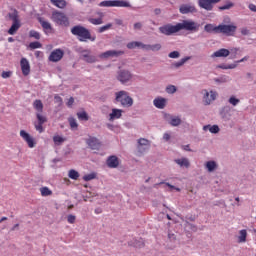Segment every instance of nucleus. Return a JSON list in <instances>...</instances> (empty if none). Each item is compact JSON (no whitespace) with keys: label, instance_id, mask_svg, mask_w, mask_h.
Returning <instances> with one entry per match:
<instances>
[{"label":"nucleus","instance_id":"1","mask_svg":"<svg viewBox=\"0 0 256 256\" xmlns=\"http://www.w3.org/2000/svg\"><path fill=\"white\" fill-rule=\"evenodd\" d=\"M199 31V24L191 20H184L176 25L167 24L159 28L160 33L163 35H173V33H179V31Z\"/></svg>","mask_w":256,"mask_h":256},{"label":"nucleus","instance_id":"50","mask_svg":"<svg viewBox=\"0 0 256 256\" xmlns=\"http://www.w3.org/2000/svg\"><path fill=\"white\" fill-rule=\"evenodd\" d=\"M237 67V65L235 64H230L227 66H220L221 69H235Z\"/></svg>","mask_w":256,"mask_h":256},{"label":"nucleus","instance_id":"47","mask_svg":"<svg viewBox=\"0 0 256 256\" xmlns=\"http://www.w3.org/2000/svg\"><path fill=\"white\" fill-rule=\"evenodd\" d=\"M166 91L170 94H173L177 91V88L174 85H170L166 88Z\"/></svg>","mask_w":256,"mask_h":256},{"label":"nucleus","instance_id":"38","mask_svg":"<svg viewBox=\"0 0 256 256\" xmlns=\"http://www.w3.org/2000/svg\"><path fill=\"white\" fill-rule=\"evenodd\" d=\"M89 21L92 25H101L103 23V18H90Z\"/></svg>","mask_w":256,"mask_h":256},{"label":"nucleus","instance_id":"64","mask_svg":"<svg viewBox=\"0 0 256 256\" xmlns=\"http://www.w3.org/2000/svg\"><path fill=\"white\" fill-rule=\"evenodd\" d=\"M2 221H7V217L1 218L0 223H2Z\"/></svg>","mask_w":256,"mask_h":256},{"label":"nucleus","instance_id":"58","mask_svg":"<svg viewBox=\"0 0 256 256\" xmlns=\"http://www.w3.org/2000/svg\"><path fill=\"white\" fill-rule=\"evenodd\" d=\"M54 100L56 103H62V101H63L60 96H55Z\"/></svg>","mask_w":256,"mask_h":256},{"label":"nucleus","instance_id":"57","mask_svg":"<svg viewBox=\"0 0 256 256\" xmlns=\"http://www.w3.org/2000/svg\"><path fill=\"white\" fill-rule=\"evenodd\" d=\"M168 239H169L170 241H175V234L169 233V234H168Z\"/></svg>","mask_w":256,"mask_h":256},{"label":"nucleus","instance_id":"20","mask_svg":"<svg viewBox=\"0 0 256 256\" xmlns=\"http://www.w3.org/2000/svg\"><path fill=\"white\" fill-rule=\"evenodd\" d=\"M230 51L225 49V48H222V49H219L217 50L216 52H214L211 57L212 58H215V57H229L230 55Z\"/></svg>","mask_w":256,"mask_h":256},{"label":"nucleus","instance_id":"42","mask_svg":"<svg viewBox=\"0 0 256 256\" xmlns=\"http://www.w3.org/2000/svg\"><path fill=\"white\" fill-rule=\"evenodd\" d=\"M235 4H233V2L231 1H227L226 4L222 7H220V9L222 11H225L226 9H231V7H234Z\"/></svg>","mask_w":256,"mask_h":256},{"label":"nucleus","instance_id":"61","mask_svg":"<svg viewBox=\"0 0 256 256\" xmlns=\"http://www.w3.org/2000/svg\"><path fill=\"white\" fill-rule=\"evenodd\" d=\"M220 83H227L229 81L227 78H220Z\"/></svg>","mask_w":256,"mask_h":256},{"label":"nucleus","instance_id":"30","mask_svg":"<svg viewBox=\"0 0 256 256\" xmlns=\"http://www.w3.org/2000/svg\"><path fill=\"white\" fill-rule=\"evenodd\" d=\"M203 130L204 131H210V133H219L220 129H219V126L218 125H206L203 127Z\"/></svg>","mask_w":256,"mask_h":256},{"label":"nucleus","instance_id":"26","mask_svg":"<svg viewBox=\"0 0 256 256\" xmlns=\"http://www.w3.org/2000/svg\"><path fill=\"white\" fill-rule=\"evenodd\" d=\"M52 5L58 7V9H65L67 7V1L65 0H50Z\"/></svg>","mask_w":256,"mask_h":256},{"label":"nucleus","instance_id":"21","mask_svg":"<svg viewBox=\"0 0 256 256\" xmlns=\"http://www.w3.org/2000/svg\"><path fill=\"white\" fill-rule=\"evenodd\" d=\"M87 144L93 150H99L101 147V143H99V140H97V138H89Z\"/></svg>","mask_w":256,"mask_h":256},{"label":"nucleus","instance_id":"63","mask_svg":"<svg viewBox=\"0 0 256 256\" xmlns=\"http://www.w3.org/2000/svg\"><path fill=\"white\" fill-rule=\"evenodd\" d=\"M99 213H101V209H96V210H95V214H96V215H99Z\"/></svg>","mask_w":256,"mask_h":256},{"label":"nucleus","instance_id":"2","mask_svg":"<svg viewBox=\"0 0 256 256\" xmlns=\"http://www.w3.org/2000/svg\"><path fill=\"white\" fill-rule=\"evenodd\" d=\"M33 107L36 111V119L37 122L34 123V127L36 129V131H38L39 133H43L44 129H43V124L47 123V117H45L42 113H43V102H41V100H35L33 102Z\"/></svg>","mask_w":256,"mask_h":256},{"label":"nucleus","instance_id":"45","mask_svg":"<svg viewBox=\"0 0 256 256\" xmlns=\"http://www.w3.org/2000/svg\"><path fill=\"white\" fill-rule=\"evenodd\" d=\"M30 49H41V43L39 42H32L29 44Z\"/></svg>","mask_w":256,"mask_h":256},{"label":"nucleus","instance_id":"3","mask_svg":"<svg viewBox=\"0 0 256 256\" xmlns=\"http://www.w3.org/2000/svg\"><path fill=\"white\" fill-rule=\"evenodd\" d=\"M72 35H77L81 41H87L89 39L90 41H95L96 37L91 36V33L89 30L82 26H75L71 29Z\"/></svg>","mask_w":256,"mask_h":256},{"label":"nucleus","instance_id":"4","mask_svg":"<svg viewBox=\"0 0 256 256\" xmlns=\"http://www.w3.org/2000/svg\"><path fill=\"white\" fill-rule=\"evenodd\" d=\"M116 102L120 103L122 107L133 106V98L129 96V92L123 90L116 92Z\"/></svg>","mask_w":256,"mask_h":256},{"label":"nucleus","instance_id":"37","mask_svg":"<svg viewBox=\"0 0 256 256\" xmlns=\"http://www.w3.org/2000/svg\"><path fill=\"white\" fill-rule=\"evenodd\" d=\"M68 121L72 130H75L77 127H79V124H77V120H75V118L71 117L68 119Z\"/></svg>","mask_w":256,"mask_h":256},{"label":"nucleus","instance_id":"14","mask_svg":"<svg viewBox=\"0 0 256 256\" xmlns=\"http://www.w3.org/2000/svg\"><path fill=\"white\" fill-rule=\"evenodd\" d=\"M119 55H123V51L108 50L100 54V58L109 59V57H119Z\"/></svg>","mask_w":256,"mask_h":256},{"label":"nucleus","instance_id":"33","mask_svg":"<svg viewBox=\"0 0 256 256\" xmlns=\"http://www.w3.org/2000/svg\"><path fill=\"white\" fill-rule=\"evenodd\" d=\"M40 193L42 197H49V195H53V191H51L48 187L40 188Z\"/></svg>","mask_w":256,"mask_h":256},{"label":"nucleus","instance_id":"46","mask_svg":"<svg viewBox=\"0 0 256 256\" xmlns=\"http://www.w3.org/2000/svg\"><path fill=\"white\" fill-rule=\"evenodd\" d=\"M230 105H233L234 107L239 103V99L235 98L234 96H231L229 99Z\"/></svg>","mask_w":256,"mask_h":256},{"label":"nucleus","instance_id":"29","mask_svg":"<svg viewBox=\"0 0 256 256\" xmlns=\"http://www.w3.org/2000/svg\"><path fill=\"white\" fill-rule=\"evenodd\" d=\"M204 29L207 33H219V26L213 24H207Z\"/></svg>","mask_w":256,"mask_h":256},{"label":"nucleus","instance_id":"7","mask_svg":"<svg viewBox=\"0 0 256 256\" xmlns=\"http://www.w3.org/2000/svg\"><path fill=\"white\" fill-rule=\"evenodd\" d=\"M99 7H131L125 0H106L99 3Z\"/></svg>","mask_w":256,"mask_h":256},{"label":"nucleus","instance_id":"16","mask_svg":"<svg viewBox=\"0 0 256 256\" xmlns=\"http://www.w3.org/2000/svg\"><path fill=\"white\" fill-rule=\"evenodd\" d=\"M166 121H168L169 125L172 127H179V125H181V118H179V116L168 115L166 116Z\"/></svg>","mask_w":256,"mask_h":256},{"label":"nucleus","instance_id":"5","mask_svg":"<svg viewBox=\"0 0 256 256\" xmlns=\"http://www.w3.org/2000/svg\"><path fill=\"white\" fill-rule=\"evenodd\" d=\"M51 20L56 25H61L62 27H69V18L63 12L54 11L52 13Z\"/></svg>","mask_w":256,"mask_h":256},{"label":"nucleus","instance_id":"31","mask_svg":"<svg viewBox=\"0 0 256 256\" xmlns=\"http://www.w3.org/2000/svg\"><path fill=\"white\" fill-rule=\"evenodd\" d=\"M138 143H139V147H138L139 151H143V149L149 148V140L147 139L142 138L138 141Z\"/></svg>","mask_w":256,"mask_h":256},{"label":"nucleus","instance_id":"52","mask_svg":"<svg viewBox=\"0 0 256 256\" xmlns=\"http://www.w3.org/2000/svg\"><path fill=\"white\" fill-rule=\"evenodd\" d=\"M141 27H143V25L141 24V22H137V23L134 24V29H136V30L141 29Z\"/></svg>","mask_w":256,"mask_h":256},{"label":"nucleus","instance_id":"19","mask_svg":"<svg viewBox=\"0 0 256 256\" xmlns=\"http://www.w3.org/2000/svg\"><path fill=\"white\" fill-rule=\"evenodd\" d=\"M107 165L111 169H115L116 167H119V158H117V156H110L107 160Z\"/></svg>","mask_w":256,"mask_h":256},{"label":"nucleus","instance_id":"28","mask_svg":"<svg viewBox=\"0 0 256 256\" xmlns=\"http://www.w3.org/2000/svg\"><path fill=\"white\" fill-rule=\"evenodd\" d=\"M175 163H177V165H179V167H185L186 169L189 168V159L187 158H179L175 160Z\"/></svg>","mask_w":256,"mask_h":256},{"label":"nucleus","instance_id":"8","mask_svg":"<svg viewBox=\"0 0 256 256\" xmlns=\"http://www.w3.org/2000/svg\"><path fill=\"white\" fill-rule=\"evenodd\" d=\"M20 137L25 141L29 149H33L37 145V140H35V138L25 130H20Z\"/></svg>","mask_w":256,"mask_h":256},{"label":"nucleus","instance_id":"12","mask_svg":"<svg viewBox=\"0 0 256 256\" xmlns=\"http://www.w3.org/2000/svg\"><path fill=\"white\" fill-rule=\"evenodd\" d=\"M20 67L24 77H27V75L31 73V65L29 64V60H27V58H22L20 60Z\"/></svg>","mask_w":256,"mask_h":256},{"label":"nucleus","instance_id":"24","mask_svg":"<svg viewBox=\"0 0 256 256\" xmlns=\"http://www.w3.org/2000/svg\"><path fill=\"white\" fill-rule=\"evenodd\" d=\"M194 11H195V6L182 5L180 7V13H182L183 15H185L187 13H194Z\"/></svg>","mask_w":256,"mask_h":256},{"label":"nucleus","instance_id":"23","mask_svg":"<svg viewBox=\"0 0 256 256\" xmlns=\"http://www.w3.org/2000/svg\"><path fill=\"white\" fill-rule=\"evenodd\" d=\"M40 25H42V28L46 33H53V27L51 26V23L49 21L43 20L40 18Z\"/></svg>","mask_w":256,"mask_h":256},{"label":"nucleus","instance_id":"41","mask_svg":"<svg viewBox=\"0 0 256 256\" xmlns=\"http://www.w3.org/2000/svg\"><path fill=\"white\" fill-rule=\"evenodd\" d=\"M96 175L95 173L87 174L83 176L84 181H93L95 179Z\"/></svg>","mask_w":256,"mask_h":256},{"label":"nucleus","instance_id":"27","mask_svg":"<svg viewBox=\"0 0 256 256\" xmlns=\"http://www.w3.org/2000/svg\"><path fill=\"white\" fill-rule=\"evenodd\" d=\"M143 49L145 51H161V44H153V45L144 44Z\"/></svg>","mask_w":256,"mask_h":256},{"label":"nucleus","instance_id":"10","mask_svg":"<svg viewBox=\"0 0 256 256\" xmlns=\"http://www.w3.org/2000/svg\"><path fill=\"white\" fill-rule=\"evenodd\" d=\"M235 31H237V26L235 25H219L218 26V33H223L224 35H228V37L235 35Z\"/></svg>","mask_w":256,"mask_h":256},{"label":"nucleus","instance_id":"49","mask_svg":"<svg viewBox=\"0 0 256 256\" xmlns=\"http://www.w3.org/2000/svg\"><path fill=\"white\" fill-rule=\"evenodd\" d=\"M168 57H170V59H178V57H179V52L173 51V52H171V53L168 55Z\"/></svg>","mask_w":256,"mask_h":256},{"label":"nucleus","instance_id":"43","mask_svg":"<svg viewBox=\"0 0 256 256\" xmlns=\"http://www.w3.org/2000/svg\"><path fill=\"white\" fill-rule=\"evenodd\" d=\"M30 37H33L34 39H41V34L35 30H31L29 33Z\"/></svg>","mask_w":256,"mask_h":256},{"label":"nucleus","instance_id":"54","mask_svg":"<svg viewBox=\"0 0 256 256\" xmlns=\"http://www.w3.org/2000/svg\"><path fill=\"white\" fill-rule=\"evenodd\" d=\"M169 139H171V135L169 133H165L163 136V140L164 141H169Z\"/></svg>","mask_w":256,"mask_h":256},{"label":"nucleus","instance_id":"44","mask_svg":"<svg viewBox=\"0 0 256 256\" xmlns=\"http://www.w3.org/2000/svg\"><path fill=\"white\" fill-rule=\"evenodd\" d=\"M13 75L12 71H3L1 74L2 79H9Z\"/></svg>","mask_w":256,"mask_h":256},{"label":"nucleus","instance_id":"15","mask_svg":"<svg viewBox=\"0 0 256 256\" xmlns=\"http://www.w3.org/2000/svg\"><path fill=\"white\" fill-rule=\"evenodd\" d=\"M49 59L53 61L54 63H57V61H61L63 59V51L61 49L54 50L51 54Z\"/></svg>","mask_w":256,"mask_h":256},{"label":"nucleus","instance_id":"55","mask_svg":"<svg viewBox=\"0 0 256 256\" xmlns=\"http://www.w3.org/2000/svg\"><path fill=\"white\" fill-rule=\"evenodd\" d=\"M73 103H75V99H73V97L69 98L67 105L68 107H71V105H73Z\"/></svg>","mask_w":256,"mask_h":256},{"label":"nucleus","instance_id":"56","mask_svg":"<svg viewBox=\"0 0 256 256\" xmlns=\"http://www.w3.org/2000/svg\"><path fill=\"white\" fill-rule=\"evenodd\" d=\"M241 33L242 35H249V30L247 28H242Z\"/></svg>","mask_w":256,"mask_h":256},{"label":"nucleus","instance_id":"48","mask_svg":"<svg viewBox=\"0 0 256 256\" xmlns=\"http://www.w3.org/2000/svg\"><path fill=\"white\" fill-rule=\"evenodd\" d=\"M77 218L75 217V215H68L67 216V221H68V223H70V224H72L73 225V223H75V220H76Z\"/></svg>","mask_w":256,"mask_h":256},{"label":"nucleus","instance_id":"62","mask_svg":"<svg viewBox=\"0 0 256 256\" xmlns=\"http://www.w3.org/2000/svg\"><path fill=\"white\" fill-rule=\"evenodd\" d=\"M13 41H15V39H13V37H9V38H8V42H9V43H13Z\"/></svg>","mask_w":256,"mask_h":256},{"label":"nucleus","instance_id":"9","mask_svg":"<svg viewBox=\"0 0 256 256\" xmlns=\"http://www.w3.org/2000/svg\"><path fill=\"white\" fill-rule=\"evenodd\" d=\"M203 95V103L204 105H211L215 99H217V92L211 90L210 92L207 90H202Z\"/></svg>","mask_w":256,"mask_h":256},{"label":"nucleus","instance_id":"17","mask_svg":"<svg viewBox=\"0 0 256 256\" xmlns=\"http://www.w3.org/2000/svg\"><path fill=\"white\" fill-rule=\"evenodd\" d=\"M123 115V110L114 108L112 109V112L109 114V121H115V119H121V116Z\"/></svg>","mask_w":256,"mask_h":256},{"label":"nucleus","instance_id":"59","mask_svg":"<svg viewBox=\"0 0 256 256\" xmlns=\"http://www.w3.org/2000/svg\"><path fill=\"white\" fill-rule=\"evenodd\" d=\"M86 60L88 61V63H94L95 57H88Z\"/></svg>","mask_w":256,"mask_h":256},{"label":"nucleus","instance_id":"22","mask_svg":"<svg viewBox=\"0 0 256 256\" xmlns=\"http://www.w3.org/2000/svg\"><path fill=\"white\" fill-rule=\"evenodd\" d=\"M154 105L157 107V109H165V106L167 105V99L158 97L154 99Z\"/></svg>","mask_w":256,"mask_h":256},{"label":"nucleus","instance_id":"60","mask_svg":"<svg viewBox=\"0 0 256 256\" xmlns=\"http://www.w3.org/2000/svg\"><path fill=\"white\" fill-rule=\"evenodd\" d=\"M248 59H249V57L245 56L244 58L239 60L238 63H243V61H247Z\"/></svg>","mask_w":256,"mask_h":256},{"label":"nucleus","instance_id":"39","mask_svg":"<svg viewBox=\"0 0 256 256\" xmlns=\"http://www.w3.org/2000/svg\"><path fill=\"white\" fill-rule=\"evenodd\" d=\"M113 27V24H107L99 28L98 33H105V31H109Z\"/></svg>","mask_w":256,"mask_h":256},{"label":"nucleus","instance_id":"25","mask_svg":"<svg viewBox=\"0 0 256 256\" xmlns=\"http://www.w3.org/2000/svg\"><path fill=\"white\" fill-rule=\"evenodd\" d=\"M238 243H245L247 241V230L243 229L238 232Z\"/></svg>","mask_w":256,"mask_h":256},{"label":"nucleus","instance_id":"13","mask_svg":"<svg viewBox=\"0 0 256 256\" xmlns=\"http://www.w3.org/2000/svg\"><path fill=\"white\" fill-rule=\"evenodd\" d=\"M131 79H133V75L127 70L120 71L118 74V81H121L122 83H129Z\"/></svg>","mask_w":256,"mask_h":256},{"label":"nucleus","instance_id":"34","mask_svg":"<svg viewBox=\"0 0 256 256\" xmlns=\"http://www.w3.org/2000/svg\"><path fill=\"white\" fill-rule=\"evenodd\" d=\"M53 141L55 143V145H61L62 143H65L66 139L63 138L62 136L60 135H55L53 137Z\"/></svg>","mask_w":256,"mask_h":256},{"label":"nucleus","instance_id":"51","mask_svg":"<svg viewBox=\"0 0 256 256\" xmlns=\"http://www.w3.org/2000/svg\"><path fill=\"white\" fill-rule=\"evenodd\" d=\"M166 185H167V187H169V189L171 190V191H173V189H174V191H181V189L180 188H178V187H175V186H173V185H171V184H169V183H166Z\"/></svg>","mask_w":256,"mask_h":256},{"label":"nucleus","instance_id":"35","mask_svg":"<svg viewBox=\"0 0 256 256\" xmlns=\"http://www.w3.org/2000/svg\"><path fill=\"white\" fill-rule=\"evenodd\" d=\"M68 177L70 179H73L74 181H77V179H79V172H77L76 170L72 169V170L69 171Z\"/></svg>","mask_w":256,"mask_h":256},{"label":"nucleus","instance_id":"11","mask_svg":"<svg viewBox=\"0 0 256 256\" xmlns=\"http://www.w3.org/2000/svg\"><path fill=\"white\" fill-rule=\"evenodd\" d=\"M221 0H198V5L202 9H206V11H211L213 9V5L215 3H219Z\"/></svg>","mask_w":256,"mask_h":256},{"label":"nucleus","instance_id":"40","mask_svg":"<svg viewBox=\"0 0 256 256\" xmlns=\"http://www.w3.org/2000/svg\"><path fill=\"white\" fill-rule=\"evenodd\" d=\"M189 59H191V57L182 58L179 62H177L175 64V66L176 67H181V66L185 65V63H187V61H189Z\"/></svg>","mask_w":256,"mask_h":256},{"label":"nucleus","instance_id":"32","mask_svg":"<svg viewBox=\"0 0 256 256\" xmlns=\"http://www.w3.org/2000/svg\"><path fill=\"white\" fill-rule=\"evenodd\" d=\"M137 47H139L140 49H143V47H145V44L141 42H130L127 44L128 49H135Z\"/></svg>","mask_w":256,"mask_h":256},{"label":"nucleus","instance_id":"18","mask_svg":"<svg viewBox=\"0 0 256 256\" xmlns=\"http://www.w3.org/2000/svg\"><path fill=\"white\" fill-rule=\"evenodd\" d=\"M219 167V165L217 164V162L211 160V161H207L205 163V169L208 171V173H213V171H217V168Z\"/></svg>","mask_w":256,"mask_h":256},{"label":"nucleus","instance_id":"36","mask_svg":"<svg viewBox=\"0 0 256 256\" xmlns=\"http://www.w3.org/2000/svg\"><path fill=\"white\" fill-rule=\"evenodd\" d=\"M77 117L80 121H89V116L86 114V112H78Z\"/></svg>","mask_w":256,"mask_h":256},{"label":"nucleus","instance_id":"53","mask_svg":"<svg viewBox=\"0 0 256 256\" xmlns=\"http://www.w3.org/2000/svg\"><path fill=\"white\" fill-rule=\"evenodd\" d=\"M249 9L250 11H253L254 13H256V5L255 4H249Z\"/></svg>","mask_w":256,"mask_h":256},{"label":"nucleus","instance_id":"6","mask_svg":"<svg viewBox=\"0 0 256 256\" xmlns=\"http://www.w3.org/2000/svg\"><path fill=\"white\" fill-rule=\"evenodd\" d=\"M9 16H10V19L12 20V25L8 30V34L15 35V33H17L19 29H21V20H19V15L17 14V11H14Z\"/></svg>","mask_w":256,"mask_h":256}]
</instances>
